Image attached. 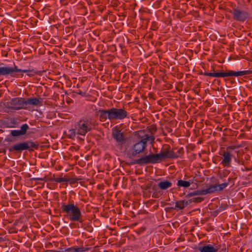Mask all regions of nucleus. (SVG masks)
<instances>
[{
    "instance_id": "obj_28",
    "label": "nucleus",
    "mask_w": 252,
    "mask_h": 252,
    "mask_svg": "<svg viewBox=\"0 0 252 252\" xmlns=\"http://www.w3.org/2000/svg\"><path fill=\"white\" fill-rule=\"evenodd\" d=\"M228 185L227 183H222L220 185H217V186L218 187V189H217V191H220L224 189L225 187H226Z\"/></svg>"
},
{
    "instance_id": "obj_25",
    "label": "nucleus",
    "mask_w": 252,
    "mask_h": 252,
    "mask_svg": "<svg viewBox=\"0 0 252 252\" xmlns=\"http://www.w3.org/2000/svg\"><path fill=\"white\" fill-rule=\"evenodd\" d=\"M203 195L202 190H197L194 191L192 192L189 193L186 195V197L188 198H189V197H190L194 196V195Z\"/></svg>"
},
{
    "instance_id": "obj_29",
    "label": "nucleus",
    "mask_w": 252,
    "mask_h": 252,
    "mask_svg": "<svg viewBox=\"0 0 252 252\" xmlns=\"http://www.w3.org/2000/svg\"><path fill=\"white\" fill-rule=\"evenodd\" d=\"M33 179L36 181L40 180V181H46V180H45L44 178H35Z\"/></svg>"
},
{
    "instance_id": "obj_11",
    "label": "nucleus",
    "mask_w": 252,
    "mask_h": 252,
    "mask_svg": "<svg viewBox=\"0 0 252 252\" xmlns=\"http://www.w3.org/2000/svg\"><path fill=\"white\" fill-rule=\"evenodd\" d=\"M99 120L102 122H105L107 120L113 121L111 108L108 109H99L97 111Z\"/></svg>"
},
{
    "instance_id": "obj_13",
    "label": "nucleus",
    "mask_w": 252,
    "mask_h": 252,
    "mask_svg": "<svg viewBox=\"0 0 252 252\" xmlns=\"http://www.w3.org/2000/svg\"><path fill=\"white\" fill-rule=\"evenodd\" d=\"M113 121L117 120H123L127 117L128 113L124 109H117L112 107Z\"/></svg>"
},
{
    "instance_id": "obj_3",
    "label": "nucleus",
    "mask_w": 252,
    "mask_h": 252,
    "mask_svg": "<svg viewBox=\"0 0 252 252\" xmlns=\"http://www.w3.org/2000/svg\"><path fill=\"white\" fill-rule=\"evenodd\" d=\"M61 210L63 213L65 214L68 217L70 220L72 221L82 222V216L81 210L74 203H62Z\"/></svg>"
},
{
    "instance_id": "obj_6",
    "label": "nucleus",
    "mask_w": 252,
    "mask_h": 252,
    "mask_svg": "<svg viewBox=\"0 0 252 252\" xmlns=\"http://www.w3.org/2000/svg\"><path fill=\"white\" fill-rule=\"evenodd\" d=\"M252 73V71L248 70H243V71H234L233 70H227L226 72H216V73H211V72H204L203 75L205 76H208L211 77H225L227 76H241L245 75H249Z\"/></svg>"
},
{
    "instance_id": "obj_14",
    "label": "nucleus",
    "mask_w": 252,
    "mask_h": 252,
    "mask_svg": "<svg viewBox=\"0 0 252 252\" xmlns=\"http://www.w3.org/2000/svg\"><path fill=\"white\" fill-rule=\"evenodd\" d=\"M112 135V137L119 143L122 144L125 141L123 133L116 126L113 128Z\"/></svg>"
},
{
    "instance_id": "obj_15",
    "label": "nucleus",
    "mask_w": 252,
    "mask_h": 252,
    "mask_svg": "<svg viewBox=\"0 0 252 252\" xmlns=\"http://www.w3.org/2000/svg\"><path fill=\"white\" fill-rule=\"evenodd\" d=\"M25 102L26 109L29 105H42V98H28L27 99H25Z\"/></svg>"
},
{
    "instance_id": "obj_5",
    "label": "nucleus",
    "mask_w": 252,
    "mask_h": 252,
    "mask_svg": "<svg viewBox=\"0 0 252 252\" xmlns=\"http://www.w3.org/2000/svg\"><path fill=\"white\" fill-rule=\"evenodd\" d=\"M39 146L38 142L28 140L13 145L9 148V151L10 152L16 151L18 153H21L24 150H28L29 152H32L33 151L34 149H38Z\"/></svg>"
},
{
    "instance_id": "obj_22",
    "label": "nucleus",
    "mask_w": 252,
    "mask_h": 252,
    "mask_svg": "<svg viewBox=\"0 0 252 252\" xmlns=\"http://www.w3.org/2000/svg\"><path fill=\"white\" fill-rule=\"evenodd\" d=\"M191 183L189 181L179 180L178 181L177 186L179 187L188 188L190 186Z\"/></svg>"
},
{
    "instance_id": "obj_2",
    "label": "nucleus",
    "mask_w": 252,
    "mask_h": 252,
    "mask_svg": "<svg viewBox=\"0 0 252 252\" xmlns=\"http://www.w3.org/2000/svg\"><path fill=\"white\" fill-rule=\"evenodd\" d=\"M155 140L154 136L145 135L140 141L134 144L129 149L127 156L130 159L137 157V155L144 152L147 146V143H152Z\"/></svg>"
},
{
    "instance_id": "obj_7",
    "label": "nucleus",
    "mask_w": 252,
    "mask_h": 252,
    "mask_svg": "<svg viewBox=\"0 0 252 252\" xmlns=\"http://www.w3.org/2000/svg\"><path fill=\"white\" fill-rule=\"evenodd\" d=\"M160 160L158 154L150 153L148 155L143 156L136 159L131 163V164L146 165L159 163Z\"/></svg>"
},
{
    "instance_id": "obj_20",
    "label": "nucleus",
    "mask_w": 252,
    "mask_h": 252,
    "mask_svg": "<svg viewBox=\"0 0 252 252\" xmlns=\"http://www.w3.org/2000/svg\"><path fill=\"white\" fill-rule=\"evenodd\" d=\"M217 189H218V187L217 186V185H212L207 189H202V190L203 194L205 195L208 193H213L217 191Z\"/></svg>"
},
{
    "instance_id": "obj_9",
    "label": "nucleus",
    "mask_w": 252,
    "mask_h": 252,
    "mask_svg": "<svg viewBox=\"0 0 252 252\" xmlns=\"http://www.w3.org/2000/svg\"><path fill=\"white\" fill-rule=\"evenodd\" d=\"M160 162L166 158H175L179 157L176 153L170 150V147L168 146L167 148L162 150L158 154Z\"/></svg>"
},
{
    "instance_id": "obj_8",
    "label": "nucleus",
    "mask_w": 252,
    "mask_h": 252,
    "mask_svg": "<svg viewBox=\"0 0 252 252\" xmlns=\"http://www.w3.org/2000/svg\"><path fill=\"white\" fill-rule=\"evenodd\" d=\"M6 107L14 110L22 109H26L25 98L22 97H15L10 101L6 103Z\"/></svg>"
},
{
    "instance_id": "obj_21",
    "label": "nucleus",
    "mask_w": 252,
    "mask_h": 252,
    "mask_svg": "<svg viewBox=\"0 0 252 252\" xmlns=\"http://www.w3.org/2000/svg\"><path fill=\"white\" fill-rule=\"evenodd\" d=\"M172 183L168 181H164L160 182L158 184V188L162 190H165L170 188L172 186Z\"/></svg>"
},
{
    "instance_id": "obj_18",
    "label": "nucleus",
    "mask_w": 252,
    "mask_h": 252,
    "mask_svg": "<svg viewBox=\"0 0 252 252\" xmlns=\"http://www.w3.org/2000/svg\"><path fill=\"white\" fill-rule=\"evenodd\" d=\"M189 204L188 200H181L177 201L175 203V207H172V209H179L182 210L184 209L186 207H187Z\"/></svg>"
},
{
    "instance_id": "obj_27",
    "label": "nucleus",
    "mask_w": 252,
    "mask_h": 252,
    "mask_svg": "<svg viewBox=\"0 0 252 252\" xmlns=\"http://www.w3.org/2000/svg\"><path fill=\"white\" fill-rule=\"evenodd\" d=\"M204 200V198L202 197H196L188 200L189 203L190 204L191 202L194 203H200Z\"/></svg>"
},
{
    "instance_id": "obj_23",
    "label": "nucleus",
    "mask_w": 252,
    "mask_h": 252,
    "mask_svg": "<svg viewBox=\"0 0 252 252\" xmlns=\"http://www.w3.org/2000/svg\"><path fill=\"white\" fill-rule=\"evenodd\" d=\"M48 181L51 182H55L57 183H62L64 182H68L69 179L68 178H50Z\"/></svg>"
},
{
    "instance_id": "obj_17",
    "label": "nucleus",
    "mask_w": 252,
    "mask_h": 252,
    "mask_svg": "<svg viewBox=\"0 0 252 252\" xmlns=\"http://www.w3.org/2000/svg\"><path fill=\"white\" fill-rule=\"evenodd\" d=\"M200 252H217L218 248L214 247L211 245H207L198 249Z\"/></svg>"
},
{
    "instance_id": "obj_24",
    "label": "nucleus",
    "mask_w": 252,
    "mask_h": 252,
    "mask_svg": "<svg viewBox=\"0 0 252 252\" xmlns=\"http://www.w3.org/2000/svg\"><path fill=\"white\" fill-rule=\"evenodd\" d=\"M147 129L151 133L150 135H152L154 136V134L156 132L157 130V128L156 125H152L147 127ZM146 135H148L147 134Z\"/></svg>"
},
{
    "instance_id": "obj_4",
    "label": "nucleus",
    "mask_w": 252,
    "mask_h": 252,
    "mask_svg": "<svg viewBox=\"0 0 252 252\" xmlns=\"http://www.w3.org/2000/svg\"><path fill=\"white\" fill-rule=\"evenodd\" d=\"M18 72L27 73V75L30 77L33 76L37 74V71L34 69H18L16 65L14 67L10 66L0 67V76L10 75L11 77H15Z\"/></svg>"
},
{
    "instance_id": "obj_32",
    "label": "nucleus",
    "mask_w": 252,
    "mask_h": 252,
    "mask_svg": "<svg viewBox=\"0 0 252 252\" xmlns=\"http://www.w3.org/2000/svg\"><path fill=\"white\" fill-rule=\"evenodd\" d=\"M79 94H82V92L80 91L79 93H78Z\"/></svg>"
},
{
    "instance_id": "obj_10",
    "label": "nucleus",
    "mask_w": 252,
    "mask_h": 252,
    "mask_svg": "<svg viewBox=\"0 0 252 252\" xmlns=\"http://www.w3.org/2000/svg\"><path fill=\"white\" fill-rule=\"evenodd\" d=\"M232 15L234 20L239 22H244L249 17V13L246 11L236 8L233 9Z\"/></svg>"
},
{
    "instance_id": "obj_31",
    "label": "nucleus",
    "mask_w": 252,
    "mask_h": 252,
    "mask_svg": "<svg viewBox=\"0 0 252 252\" xmlns=\"http://www.w3.org/2000/svg\"><path fill=\"white\" fill-rule=\"evenodd\" d=\"M3 239L1 237H0V242L2 241Z\"/></svg>"
},
{
    "instance_id": "obj_16",
    "label": "nucleus",
    "mask_w": 252,
    "mask_h": 252,
    "mask_svg": "<svg viewBox=\"0 0 252 252\" xmlns=\"http://www.w3.org/2000/svg\"><path fill=\"white\" fill-rule=\"evenodd\" d=\"M29 129V126L27 124H23L20 130H13L11 131V134L13 136H18L25 134Z\"/></svg>"
},
{
    "instance_id": "obj_26",
    "label": "nucleus",
    "mask_w": 252,
    "mask_h": 252,
    "mask_svg": "<svg viewBox=\"0 0 252 252\" xmlns=\"http://www.w3.org/2000/svg\"><path fill=\"white\" fill-rule=\"evenodd\" d=\"M152 189L154 191L152 197L154 198H158L161 195V193L159 191H158V188L156 186H154Z\"/></svg>"
},
{
    "instance_id": "obj_1",
    "label": "nucleus",
    "mask_w": 252,
    "mask_h": 252,
    "mask_svg": "<svg viewBox=\"0 0 252 252\" xmlns=\"http://www.w3.org/2000/svg\"><path fill=\"white\" fill-rule=\"evenodd\" d=\"M93 129L92 120L91 118L84 117L76 123L74 128L68 131L69 138L74 139L76 134L85 136Z\"/></svg>"
},
{
    "instance_id": "obj_19",
    "label": "nucleus",
    "mask_w": 252,
    "mask_h": 252,
    "mask_svg": "<svg viewBox=\"0 0 252 252\" xmlns=\"http://www.w3.org/2000/svg\"><path fill=\"white\" fill-rule=\"evenodd\" d=\"M88 248H85L83 246L80 247H73L69 248L65 250L64 252H85L88 250Z\"/></svg>"
},
{
    "instance_id": "obj_33",
    "label": "nucleus",
    "mask_w": 252,
    "mask_h": 252,
    "mask_svg": "<svg viewBox=\"0 0 252 252\" xmlns=\"http://www.w3.org/2000/svg\"><path fill=\"white\" fill-rule=\"evenodd\" d=\"M60 252L58 251V252Z\"/></svg>"
},
{
    "instance_id": "obj_12",
    "label": "nucleus",
    "mask_w": 252,
    "mask_h": 252,
    "mask_svg": "<svg viewBox=\"0 0 252 252\" xmlns=\"http://www.w3.org/2000/svg\"><path fill=\"white\" fill-rule=\"evenodd\" d=\"M229 149H233L232 146H229L226 148V151H223L222 153H220V155L223 156V159L221 161V164L223 167H228L231 162L232 155L228 151Z\"/></svg>"
},
{
    "instance_id": "obj_30",
    "label": "nucleus",
    "mask_w": 252,
    "mask_h": 252,
    "mask_svg": "<svg viewBox=\"0 0 252 252\" xmlns=\"http://www.w3.org/2000/svg\"><path fill=\"white\" fill-rule=\"evenodd\" d=\"M220 251L221 252H228L227 251H226L225 248H224V249H222Z\"/></svg>"
}]
</instances>
